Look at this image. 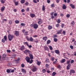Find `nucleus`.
<instances>
[{
	"instance_id": "4468645a",
	"label": "nucleus",
	"mask_w": 76,
	"mask_h": 76,
	"mask_svg": "<svg viewBox=\"0 0 76 76\" xmlns=\"http://www.w3.org/2000/svg\"><path fill=\"white\" fill-rule=\"evenodd\" d=\"M4 9H5V7L3 6L1 9V12H3V11L4 10Z\"/></svg>"
},
{
	"instance_id": "7ed1b4c3",
	"label": "nucleus",
	"mask_w": 76,
	"mask_h": 76,
	"mask_svg": "<svg viewBox=\"0 0 76 76\" xmlns=\"http://www.w3.org/2000/svg\"><path fill=\"white\" fill-rule=\"evenodd\" d=\"M30 26L31 28L33 27L34 29H37V28H38V25L36 23H34L33 25L31 24V25Z\"/></svg>"
},
{
	"instance_id": "680f3d73",
	"label": "nucleus",
	"mask_w": 76,
	"mask_h": 76,
	"mask_svg": "<svg viewBox=\"0 0 76 76\" xmlns=\"http://www.w3.org/2000/svg\"><path fill=\"white\" fill-rule=\"evenodd\" d=\"M33 1L34 3H37V2L36 0H33Z\"/></svg>"
},
{
	"instance_id": "2f4dec72",
	"label": "nucleus",
	"mask_w": 76,
	"mask_h": 76,
	"mask_svg": "<svg viewBox=\"0 0 76 76\" xmlns=\"http://www.w3.org/2000/svg\"><path fill=\"white\" fill-rule=\"evenodd\" d=\"M62 8L63 9H66V6L65 5H63Z\"/></svg>"
},
{
	"instance_id": "49530a36",
	"label": "nucleus",
	"mask_w": 76,
	"mask_h": 76,
	"mask_svg": "<svg viewBox=\"0 0 76 76\" xmlns=\"http://www.w3.org/2000/svg\"><path fill=\"white\" fill-rule=\"evenodd\" d=\"M63 40L64 41H66L67 40V37H64L63 39Z\"/></svg>"
},
{
	"instance_id": "c85d7f7f",
	"label": "nucleus",
	"mask_w": 76,
	"mask_h": 76,
	"mask_svg": "<svg viewBox=\"0 0 76 76\" xmlns=\"http://www.w3.org/2000/svg\"><path fill=\"white\" fill-rule=\"evenodd\" d=\"M56 22L58 23H60V22H61V20H60V19H58L57 20Z\"/></svg>"
},
{
	"instance_id": "f8f14e48",
	"label": "nucleus",
	"mask_w": 76,
	"mask_h": 76,
	"mask_svg": "<svg viewBox=\"0 0 76 76\" xmlns=\"http://www.w3.org/2000/svg\"><path fill=\"white\" fill-rule=\"evenodd\" d=\"M45 63H50V60L48 58H46L45 61Z\"/></svg>"
},
{
	"instance_id": "e433bc0d",
	"label": "nucleus",
	"mask_w": 76,
	"mask_h": 76,
	"mask_svg": "<svg viewBox=\"0 0 76 76\" xmlns=\"http://www.w3.org/2000/svg\"><path fill=\"white\" fill-rule=\"evenodd\" d=\"M5 41H6L5 40V39H4V38H3L2 39V42H3V43H4V42H5Z\"/></svg>"
},
{
	"instance_id": "e2e57ef3",
	"label": "nucleus",
	"mask_w": 76,
	"mask_h": 76,
	"mask_svg": "<svg viewBox=\"0 0 76 76\" xmlns=\"http://www.w3.org/2000/svg\"><path fill=\"white\" fill-rule=\"evenodd\" d=\"M70 48H71V49H73V46L72 45H70Z\"/></svg>"
},
{
	"instance_id": "c03bdc74",
	"label": "nucleus",
	"mask_w": 76,
	"mask_h": 76,
	"mask_svg": "<svg viewBox=\"0 0 76 76\" xmlns=\"http://www.w3.org/2000/svg\"><path fill=\"white\" fill-rule=\"evenodd\" d=\"M4 39L5 41H7V36L6 35L4 37Z\"/></svg>"
},
{
	"instance_id": "338daca9",
	"label": "nucleus",
	"mask_w": 76,
	"mask_h": 76,
	"mask_svg": "<svg viewBox=\"0 0 76 76\" xmlns=\"http://www.w3.org/2000/svg\"><path fill=\"white\" fill-rule=\"evenodd\" d=\"M47 73H51V71L48 70H47Z\"/></svg>"
},
{
	"instance_id": "f704fd0d",
	"label": "nucleus",
	"mask_w": 76,
	"mask_h": 76,
	"mask_svg": "<svg viewBox=\"0 0 76 76\" xmlns=\"http://www.w3.org/2000/svg\"><path fill=\"white\" fill-rule=\"evenodd\" d=\"M24 35H28V31H25L24 33Z\"/></svg>"
},
{
	"instance_id": "473e14b6",
	"label": "nucleus",
	"mask_w": 76,
	"mask_h": 76,
	"mask_svg": "<svg viewBox=\"0 0 76 76\" xmlns=\"http://www.w3.org/2000/svg\"><path fill=\"white\" fill-rule=\"evenodd\" d=\"M51 42V41L50 40H48L47 41V44H49Z\"/></svg>"
},
{
	"instance_id": "20e7f679",
	"label": "nucleus",
	"mask_w": 76,
	"mask_h": 76,
	"mask_svg": "<svg viewBox=\"0 0 76 76\" xmlns=\"http://www.w3.org/2000/svg\"><path fill=\"white\" fill-rule=\"evenodd\" d=\"M75 73V71L74 69H70L69 74L72 75V73Z\"/></svg>"
},
{
	"instance_id": "58836bf2",
	"label": "nucleus",
	"mask_w": 76,
	"mask_h": 76,
	"mask_svg": "<svg viewBox=\"0 0 76 76\" xmlns=\"http://www.w3.org/2000/svg\"><path fill=\"white\" fill-rule=\"evenodd\" d=\"M61 31H59L57 32L56 34H61Z\"/></svg>"
},
{
	"instance_id": "423d86ee",
	"label": "nucleus",
	"mask_w": 76,
	"mask_h": 76,
	"mask_svg": "<svg viewBox=\"0 0 76 76\" xmlns=\"http://www.w3.org/2000/svg\"><path fill=\"white\" fill-rule=\"evenodd\" d=\"M26 60L27 63H29V61L30 60V58L28 57H27L25 58Z\"/></svg>"
},
{
	"instance_id": "de8ad7c7",
	"label": "nucleus",
	"mask_w": 76,
	"mask_h": 76,
	"mask_svg": "<svg viewBox=\"0 0 76 76\" xmlns=\"http://www.w3.org/2000/svg\"><path fill=\"white\" fill-rule=\"evenodd\" d=\"M56 61H53V64H56V61H57V60L56 59H55Z\"/></svg>"
},
{
	"instance_id": "09e8293b",
	"label": "nucleus",
	"mask_w": 76,
	"mask_h": 76,
	"mask_svg": "<svg viewBox=\"0 0 76 76\" xmlns=\"http://www.w3.org/2000/svg\"><path fill=\"white\" fill-rule=\"evenodd\" d=\"M33 38H37L38 37L37 35H34L33 36Z\"/></svg>"
},
{
	"instance_id": "6e6d98bb",
	"label": "nucleus",
	"mask_w": 76,
	"mask_h": 76,
	"mask_svg": "<svg viewBox=\"0 0 76 76\" xmlns=\"http://www.w3.org/2000/svg\"><path fill=\"white\" fill-rule=\"evenodd\" d=\"M45 72H46V70L45 69H43L42 70V72L44 73Z\"/></svg>"
},
{
	"instance_id": "dca6fc26",
	"label": "nucleus",
	"mask_w": 76,
	"mask_h": 76,
	"mask_svg": "<svg viewBox=\"0 0 76 76\" xmlns=\"http://www.w3.org/2000/svg\"><path fill=\"white\" fill-rule=\"evenodd\" d=\"M3 57L2 58V60H5V58H6V55L5 54L3 55Z\"/></svg>"
},
{
	"instance_id": "5701e85b",
	"label": "nucleus",
	"mask_w": 76,
	"mask_h": 76,
	"mask_svg": "<svg viewBox=\"0 0 76 76\" xmlns=\"http://www.w3.org/2000/svg\"><path fill=\"white\" fill-rule=\"evenodd\" d=\"M30 41L31 42H32V41H34V39H33V38H32V37H31L30 38Z\"/></svg>"
},
{
	"instance_id": "0eeeda50",
	"label": "nucleus",
	"mask_w": 76,
	"mask_h": 76,
	"mask_svg": "<svg viewBox=\"0 0 76 76\" xmlns=\"http://www.w3.org/2000/svg\"><path fill=\"white\" fill-rule=\"evenodd\" d=\"M71 66V64H69L66 67V70H69L70 69V67Z\"/></svg>"
},
{
	"instance_id": "c756f323",
	"label": "nucleus",
	"mask_w": 76,
	"mask_h": 76,
	"mask_svg": "<svg viewBox=\"0 0 76 76\" xmlns=\"http://www.w3.org/2000/svg\"><path fill=\"white\" fill-rule=\"evenodd\" d=\"M56 74H57V73H56V72H53L52 74V76H55V75H56Z\"/></svg>"
},
{
	"instance_id": "2eb2a0df",
	"label": "nucleus",
	"mask_w": 76,
	"mask_h": 76,
	"mask_svg": "<svg viewBox=\"0 0 76 76\" xmlns=\"http://www.w3.org/2000/svg\"><path fill=\"white\" fill-rule=\"evenodd\" d=\"M30 16L31 18H34L35 16V15L34 14H30Z\"/></svg>"
},
{
	"instance_id": "1a4fd4ad",
	"label": "nucleus",
	"mask_w": 76,
	"mask_h": 76,
	"mask_svg": "<svg viewBox=\"0 0 76 76\" xmlns=\"http://www.w3.org/2000/svg\"><path fill=\"white\" fill-rule=\"evenodd\" d=\"M20 50H21V51L24 50H25V47L24 46H22V47L20 48Z\"/></svg>"
},
{
	"instance_id": "9d476101",
	"label": "nucleus",
	"mask_w": 76,
	"mask_h": 76,
	"mask_svg": "<svg viewBox=\"0 0 76 76\" xmlns=\"http://www.w3.org/2000/svg\"><path fill=\"white\" fill-rule=\"evenodd\" d=\"M52 28H53V27H52V26L50 25H49L48 26V29H49V30L52 29Z\"/></svg>"
},
{
	"instance_id": "69168bd1",
	"label": "nucleus",
	"mask_w": 76,
	"mask_h": 76,
	"mask_svg": "<svg viewBox=\"0 0 76 76\" xmlns=\"http://www.w3.org/2000/svg\"><path fill=\"white\" fill-rule=\"evenodd\" d=\"M70 15L69 14H67V15H66V17L67 18H69V17H70Z\"/></svg>"
},
{
	"instance_id": "0e129e2a",
	"label": "nucleus",
	"mask_w": 76,
	"mask_h": 76,
	"mask_svg": "<svg viewBox=\"0 0 76 76\" xmlns=\"http://www.w3.org/2000/svg\"><path fill=\"white\" fill-rule=\"evenodd\" d=\"M7 53H10V50H7Z\"/></svg>"
},
{
	"instance_id": "4c0bfd02",
	"label": "nucleus",
	"mask_w": 76,
	"mask_h": 76,
	"mask_svg": "<svg viewBox=\"0 0 76 76\" xmlns=\"http://www.w3.org/2000/svg\"><path fill=\"white\" fill-rule=\"evenodd\" d=\"M21 66L22 67V68H23L25 67V65L24 64H22L21 65Z\"/></svg>"
},
{
	"instance_id": "bb28decb",
	"label": "nucleus",
	"mask_w": 76,
	"mask_h": 76,
	"mask_svg": "<svg viewBox=\"0 0 76 76\" xmlns=\"http://www.w3.org/2000/svg\"><path fill=\"white\" fill-rule=\"evenodd\" d=\"M53 41H54V42H57V41H58V39L56 38H54L53 39Z\"/></svg>"
},
{
	"instance_id": "bf43d9fd",
	"label": "nucleus",
	"mask_w": 76,
	"mask_h": 76,
	"mask_svg": "<svg viewBox=\"0 0 76 76\" xmlns=\"http://www.w3.org/2000/svg\"><path fill=\"white\" fill-rule=\"evenodd\" d=\"M15 5H18V4H19V3H18V2H16L15 3Z\"/></svg>"
},
{
	"instance_id": "79ce46f5",
	"label": "nucleus",
	"mask_w": 76,
	"mask_h": 76,
	"mask_svg": "<svg viewBox=\"0 0 76 76\" xmlns=\"http://www.w3.org/2000/svg\"><path fill=\"white\" fill-rule=\"evenodd\" d=\"M23 44L25 45H27V46H28V45H29L28 44V42H24L23 43Z\"/></svg>"
},
{
	"instance_id": "f257e3e1",
	"label": "nucleus",
	"mask_w": 76,
	"mask_h": 76,
	"mask_svg": "<svg viewBox=\"0 0 76 76\" xmlns=\"http://www.w3.org/2000/svg\"><path fill=\"white\" fill-rule=\"evenodd\" d=\"M31 70L32 72H36L37 70V66H33L31 67Z\"/></svg>"
},
{
	"instance_id": "3c124183",
	"label": "nucleus",
	"mask_w": 76,
	"mask_h": 76,
	"mask_svg": "<svg viewBox=\"0 0 76 76\" xmlns=\"http://www.w3.org/2000/svg\"><path fill=\"white\" fill-rule=\"evenodd\" d=\"M75 22H74V21H72V22L71 23L72 25H75Z\"/></svg>"
},
{
	"instance_id": "6e6552de",
	"label": "nucleus",
	"mask_w": 76,
	"mask_h": 76,
	"mask_svg": "<svg viewBox=\"0 0 76 76\" xmlns=\"http://www.w3.org/2000/svg\"><path fill=\"white\" fill-rule=\"evenodd\" d=\"M15 35L16 37H18V36H19V32L18 31H15Z\"/></svg>"
},
{
	"instance_id": "603ef678",
	"label": "nucleus",
	"mask_w": 76,
	"mask_h": 76,
	"mask_svg": "<svg viewBox=\"0 0 76 76\" xmlns=\"http://www.w3.org/2000/svg\"><path fill=\"white\" fill-rule=\"evenodd\" d=\"M60 26V24H57L56 25V26L58 28V27H59Z\"/></svg>"
},
{
	"instance_id": "4be33fe9",
	"label": "nucleus",
	"mask_w": 76,
	"mask_h": 76,
	"mask_svg": "<svg viewBox=\"0 0 76 76\" xmlns=\"http://www.w3.org/2000/svg\"><path fill=\"white\" fill-rule=\"evenodd\" d=\"M55 52L56 54H58L60 53V52H59V50H56L55 51Z\"/></svg>"
},
{
	"instance_id": "b1692460",
	"label": "nucleus",
	"mask_w": 76,
	"mask_h": 76,
	"mask_svg": "<svg viewBox=\"0 0 76 76\" xmlns=\"http://www.w3.org/2000/svg\"><path fill=\"white\" fill-rule=\"evenodd\" d=\"M45 6L43 5L42 7V10H43V11H45Z\"/></svg>"
},
{
	"instance_id": "6ab92c4d",
	"label": "nucleus",
	"mask_w": 76,
	"mask_h": 76,
	"mask_svg": "<svg viewBox=\"0 0 76 76\" xmlns=\"http://www.w3.org/2000/svg\"><path fill=\"white\" fill-rule=\"evenodd\" d=\"M70 6L72 8V9H74L75 5H73L72 4H70Z\"/></svg>"
},
{
	"instance_id": "c9c22d12",
	"label": "nucleus",
	"mask_w": 76,
	"mask_h": 76,
	"mask_svg": "<svg viewBox=\"0 0 76 76\" xmlns=\"http://www.w3.org/2000/svg\"><path fill=\"white\" fill-rule=\"evenodd\" d=\"M38 24H39V25L41 24L42 23V21H39L38 22Z\"/></svg>"
},
{
	"instance_id": "aec40b11",
	"label": "nucleus",
	"mask_w": 76,
	"mask_h": 76,
	"mask_svg": "<svg viewBox=\"0 0 76 76\" xmlns=\"http://www.w3.org/2000/svg\"><path fill=\"white\" fill-rule=\"evenodd\" d=\"M6 0H1L0 1L2 4H4L5 3Z\"/></svg>"
},
{
	"instance_id": "39448f33",
	"label": "nucleus",
	"mask_w": 76,
	"mask_h": 76,
	"mask_svg": "<svg viewBox=\"0 0 76 76\" xmlns=\"http://www.w3.org/2000/svg\"><path fill=\"white\" fill-rule=\"evenodd\" d=\"M31 51L29 50H26L24 51V54H27V53H30Z\"/></svg>"
},
{
	"instance_id": "cd10ccee",
	"label": "nucleus",
	"mask_w": 76,
	"mask_h": 76,
	"mask_svg": "<svg viewBox=\"0 0 76 76\" xmlns=\"http://www.w3.org/2000/svg\"><path fill=\"white\" fill-rule=\"evenodd\" d=\"M25 6H29V3L28 1H26L25 4Z\"/></svg>"
},
{
	"instance_id": "a18cd8bd",
	"label": "nucleus",
	"mask_w": 76,
	"mask_h": 76,
	"mask_svg": "<svg viewBox=\"0 0 76 76\" xmlns=\"http://www.w3.org/2000/svg\"><path fill=\"white\" fill-rule=\"evenodd\" d=\"M55 6V5L54 4H53L51 5V7H54Z\"/></svg>"
},
{
	"instance_id": "a19ab883",
	"label": "nucleus",
	"mask_w": 76,
	"mask_h": 76,
	"mask_svg": "<svg viewBox=\"0 0 76 76\" xmlns=\"http://www.w3.org/2000/svg\"><path fill=\"white\" fill-rule=\"evenodd\" d=\"M9 23L10 25H12V20H10L9 22Z\"/></svg>"
},
{
	"instance_id": "052dcab7",
	"label": "nucleus",
	"mask_w": 76,
	"mask_h": 76,
	"mask_svg": "<svg viewBox=\"0 0 76 76\" xmlns=\"http://www.w3.org/2000/svg\"><path fill=\"white\" fill-rule=\"evenodd\" d=\"M54 12H52L51 13H50V15L51 16H53V14H54Z\"/></svg>"
},
{
	"instance_id": "ddd939ff",
	"label": "nucleus",
	"mask_w": 76,
	"mask_h": 76,
	"mask_svg": "<svg viewBox=\"0 0 76 76\" xmlns=\"http://www.w3.org/2000/svg\"><path fill=\"white\" fill-rule=\"evenodd\" d=\"M48 39V38H47V37H45L43 38V40H44V41H47V40Z\"/></svg>"
},
{
	"instance_id": "f03ea898",
	"label": "nucleus",
	"mask_w": 76,
	"mask_h": 76,
	"mask_svg": "<svg viewBox=\"0 0 76 76\" xmlns=\"http://www.w3.org/2000/svg\"><path fill=\"white\" fill-rule=\"evenodd\" d=\"M8 37L9 41H12V39L14 38V36L13 35H11V34H9L8 35Z\"/></svg>"
},
{
	"instance_id": "13d9d810",
	"label": "nucleus",
	"mask_w": 76,
	"mask_h": 76,
	"mask_svg": "<svg viewBox=\"0 0 76 76\" xmlns=\"http://www.w3.org/2000/svg\"><path fill=\"white\" fill-rule=\"evenodd\" d=\"M10 70H9V69H7V73H10Z\"/></svg>"
},
{
	"instance_id": "72a5a7b5",
	"label": "nucleus",
	"mask_w": 76,
	"mask_h": 76,
	"mask_svg": "<svg viewBox=\"0 0 76 76\" xmlns=\"http://www.w3.org/2000/svg\"><path fill=\"white\" fill-rule=\"evenodd\" d=\"M58 36H57V35L56 34H55L53 35V38H57V37Z\"/></svg>"
},
{
	"instance_id": "8fccbe9b",
	"label": "nucleus",
	"mask_w": 76,
	"mask_h": 76,
	"mask_svg": "<svg viewBox=\"0 0 76 76\" xmlns=\"http://www.w3.org/2000/svg\"><path fill=\"white\" fill-rule=\"evenodd\" d=\"M49 48L50 50H53V47H52V46H50Z\"/></svg>"
},
{
	"instance_id": "37998d69",
	"label": "nucleus",
	"mask_w": 76,
	"mask_h": 76,
	"mask_svg": "<svg viewBox=\"0 0 76 76\" xmlns=\"http://www.w3.org/2000/svg\"><path fill=\"white\" fill-rule=\"evenodd\" d=\"M33 62V60L31 59L30 61V60H29V62L28 63H29L30 64H31V63H32Z\"/></svg>"
},
{
	"instance_id": "774afa93",
	"label": "nucleus",
	"mask_w": 76,
	"mask_h": 76,
	"mask_svg": "<svg viewBox=\"0 0 76 76\" xmlns=\"http://www.w3.org/2000/svg\"><path fill=\"white\" fill-rule=\"evenodd\" d=\"M47 2L48 3H50V0H47Z\"/></svg>"
},
{
	"instance_id": "393cba45",
	"label": "nucleus",
	"mask_w": 76,
	"mask_h": 76,
	"mask_svg": "<svg viewBox=\"0 0 76 76\" xmlns=\"http://www.w3.org/2000/svg\"><path fill=\"white\" fill-rule=\"evenodd\" d=\"M25 0H21L20 1V3L22 4H23V3H25Z\"/></svg>"
},
{
	"instance_id": "5fc2aeb1",
	"label": "nucleus",
	"mask_w": 76,
	"mask_h": 76,
	"mask_svg": "<svg viewBox=\"0 0 76 76\" xmlns=\"http://www.w3.org/2000/svg\"><path fill=\"white\" fill-rule=\"evenodd\" d=\"M21 26H25V24L24 23H21Z\"/></svg>"
},
{
	"instance_id": "ea45409f",
	"label": "nucleus",
	"mask_w": 76,
	"mask_h": 76,
	"mask_svg": "<svg viewBox=\"0 0 76 76\" xmlns=\"http://www.w3.org/2000/svg\"><path fill=\"white\" fill-rule=\"evenodd\" d=\"M15 23L16 24L19 23V21L18 20H16L15 21Z\"/></svg>"
},
{
	"instance_id": "864d4df0",
	"label": "nucleus",
	"mask_w": 76,
	"mask_h": 76,
	"mask_svg": "<svg viewBox=\"0 0 76 76\" xmlns=\"http://www.w3.org/2000/svg\"><path fill=\"white\" fill-rule=\"evenodd\" d=\"M57 67L58 68V69H61V66H60V65H58L57 66Z\"/></svg>"
},
{
	"instance_id": "4d7b16f0",
	"label": "nucleus",
	"mask_w": 76,
	"mask_h": 76,
	"mask_svg": "<svg viewBox=\"0 0 76 76\" xmlns=\"http://www.w3.org/2000/svg\"><path fill=\"white\" fill-rule=\"evenodd\" d=\"M73 63H74V60H72L71 61V63L72 64Z\"/></svg>"
},
{
	"instance_id": "9b49d317",
	"label": "nucleus",
	"mask_w": 76,
	"mask_h": 76,
	"mask_svg": "<svg viewBox=\"0 0 76 76\" xmlns=\"http://www.w3.org/2000/svg\"><path fill=\"white\" fill-rule=\"evenodd\" d=\"M29 56L30 57V59H34V57H33V55L32 54H30Z\"/></svg>"
},
{
	"instance_id": "7c9ffc66",
	"label": "nucleus",
	"mask_w": 76,
	"mask_h": 76,
	"mask_svg": "<svg viewBox=\"0 0 76 76\" xmlns=\"http://www.w3.org/2000/svg\"><path fill=\"white\" fill-rule=\"evenodd\" d=\"M41 62L40 61H38L37 63V64L38 65V66H39L40 64H41Z\"/></svg>"
},
{
	"instance_id": "a211bd4d",
	"label": "nucleus",
	"mask_w": 76,
	"mask_h": 76,
	"mask_svg": "<svg viewBox=\"0 0 76 76\" xmlns=\"http://www.w3.org/2000/svg\"><path fill=\"white\" fill-rule=\"evenodd\" d=\"M21 70L23 73H26V72L25 69L22 68L21 69Z\"/></svg>"
},
{
	"instance_id": "f3484780",
	"label": "nucleus",
	"mask_w": 76,
	"mask_h": 76,
	"mask_svg": "<svg viewBox=\"0 0 76 76\" xmlns=\"http://www.w3.org/2000/svg\"><path fill=\"white\" fill-rule=\"evenodd\" d=\"M45 49V50H46L47 51H48L49 50V49L47 46H44Z\"/></svg>"
},
{
	"instance_id": "412c9836",
	"label": "nucleus",
	"mask_w": 76,
	"mask_h": 76,
	"mask_svg": "<svg viewBox=\"0 0 76 76\" xmlns=\"http://www.w3.org/2000/svg\"><path fill=\"white\" fill-rule=\"evenodd\" d=\"M66 61V59H63L61 61V63H64Z\"/></svg>"
},
{
	"instance_id": "a878e982",
	"label": "nucleus",
	"mask_w": 76,
	"mask_h": 76,
	"mask_svg": "<svg viewBox=\"0 0 76 76\" xmlns=\"http://www.w3.org/2000/svg\"><path fill=\"white\" fill-rule=\"evenodd\" d=\"M56 58H55L52 57L51 58L50 60H52V61H54V60H56Z\"/></svg>"
}]
</instances>
